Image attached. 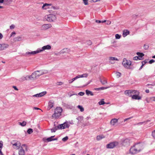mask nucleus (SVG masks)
Wrapping results in <instances>:
<instances>
[{
  "mask_svg": "<svg viewBox=\"0 0 155 155\" xmlns=\"http://www.w3.org/2000/svg\"><path fill=\"white\" fill-rule=\"evenodd\" d=\"M62 111V109L61 107H57L54 110V113L52 116V118L53 119L58 118L61 116Z\"/></svg>",
  "mask_w": 155,
  "mask_h": 155,
  "instance_id": "nucleus-1",
  "label": "nucleus"
},
{
  "mask_svg": "<svg viewBox=\"0 0 155 155\" xmlns=\"http://www.w3.org/2000/svg\"><path fill=\"white\" fill-rule=\"evenodd\" d=\"M122 64L126 68L130 69V67L131 64V62L129 60H127L126 58H124L122 63Z\"/></svg>",
  "mask_w": 155,
  "mask_h": 155,
  "instance_id": "nucleus-2",
  "label": "nucleus"
},
{
  "mask_svg": "<svg viewBox=\"0 0 155 155\" xmlns=\"http://www.w3.org/2000/svg\"><path fill=\"white\" fill-rule=\"evenodd\" d=\"M39 77L45 74H47L48 72V69L46 68H43L36 71Z\"/></svg>",
  "mask_w": 155,
  "mask_h": 155,
  "instance_id": "nucleus-3",
  "label": "nucleus"
},
{
  "mask_svg": "<svg viewBox=\"0 0 155 155\" xmlns=\"http://www.w3.org/2000/svg\"><path fill=\"white\" fill-rule=\"evenodd\" d=\"M138 153L142 151L145 147V145L143 143H139L134 144Z\"/></svg>",
  "mask_w": 155,
  "mask_h": 155,
  "instance_id": "nucleus-4",
  "label": "nucleus"
},
{
  "mask_svg": "<svg viewBox=\"0 0 155 155\" xmlns=\"http://www.w3.org/2000/svg\"><path fill=\"white\" fill-rule=\"evenodd\" d=\"M88 76V74H79L77 75L74 78L69 80L68 82L70 84H71L76 80L80 78H86Z\"/></svg>",
  "mask_w": 155,
  "mask_h": 155,
  "instance_id": "nucleus-5",
  "label": "nucleus"
},
{
  "mask_svg": "<svg viewBox=\"0 0 155 155\" xmlns=\"http://www.w3.org/2000/svg\"><path fill=\"white\" fill-rule=\"evenodd\" d=\"M45 19L49 22H51L55 21L56 19L55 15L50 14L46 15L45 17Z\"/></svg>",
  "mask_w": 155,
  "mask_h": 155,
  "instance_id": "nucleus-6",
  "label": "nucleus"
},
{
  "mask_svg": "<svg viewBox=\"0 0 155 155\" xmlns=\"http://www.w3.org/2000/svg\"><path fill=\"white\" fill-rule=\"evenodd\" d=\"M28 147L25 144H22L18 151L19 155H25V151H27Z\"/></svg>",
  "mask_w": 155,
  "mask_h": 155,
  "instance_id": "nucleus-7",
  "label": "nucleus"
},
{
  "mask_svg": "<svg viewBox=\"0 0 155 155\" xmlns=\"http://www.w3.org/2000/svg\"><path fill=\"white\" fill-rule=\"evenodd\" d=\"M119 143L117 141L111 142L106 145V147L107 149H112L118 146Z\"/></svg>",
  "mask_w": 155,
  "mask_h": 155,
  "instance_id": "nucleus-8",
  "label": "nucleus"
},
{
  "mask_svg": "<svg viewBox=\"0 0 155 155\" xmlns=\"http://www.w3.org/2000/svg\"><path fill=\"white\" fill-rule=\"evenodd\" d=\"M12 144L14 148L18 149L21 146V143L18 141L13 140L12 142Z\"/></svg>",
  "mask_w": 155,
  "mask_h": 155,
  "instance_id": "nucleus-9",
  "label": "nucleus"
},
{
  "mask_svg": "<svg viewBox=\"0 0 155 155\" xmlns=\"http://www.w3.org/2000/svg\"><path fill=\"white\" fill-rule=\"evenodd\" d=\"M58 126V127L59 128V129L62 130L68 128L70 126V125L68 122H66Z\"/></svg>",
  "mask_w": 155,
  "mask_h": 155,
  "instance_id": "nucleus-10",
  "label": "nucleus"
},
{
  "mask_svg": "<svg viewBox=\"0 0 155 155\" xmlns=\"http://www.w3.org/2000/svg\"><path fill=\"white\" fill-rule=\"evenodd\" d=\"M136 147L134 145L131 147L129 150V153L131 155H134L138 153Z\"/></svg>",
  "mask_w": 155,
  "mask_h": 155,
  "instance_id": "nucleus-11",
  "label": "nucleus"
},
{
  "mask_svg": "<svg viewBox=\"0 0 155 155\" xmlns=\"http://www.w3.org/2000/svg\"><path fill=\"white\" fill-rule=\"evenodd\" d=\"M9 45L7 43H0V51L4 50L7 49L9 48Z\"/></svg>",
  "mask_w": 155,
  "mask_h": 155,
  "instance_id": "nucleus-12",
  "label": "nucleus"
},
{
  "mask_svg": "<svg viewBox=\"0 0 155 155\" xmlns=\"http://www.w3.org/2000/svg\"><path fill=\"white\" fill-rule=\"evenodd\" d=\"M51 46L50 45H47L43 46L41 48H39L40 53L47 50H49L51 49Z\"/></svg>",
  "mask_w": 155,
  "mask_h": 155,
  "instance_id": "nucleus-13",
  "label": "nucleus"
},
{
  "mask_svg": "<svg viewBox=\"0 0 155 155\" xmlns=\"http://www.w3.org/2000/svg\"><path fill=\"white\" fill-rule=\"evenodd\" d=\"M126 94L129 96H132L134 94H138L139 92L135 90H128L125 91Z\"/></svg>",
  "mask_w": 155,
  "mask_h": 155,
  "instance_id": "nucleus-14",
  "label": "nucleus"
},
{
  "mask_svg": "<svg viewBox=\"0 0 155 155\" xmlns=\"http://www.w3.org/2000/svg\"><path fill=\"white\" fill-rule=\"evenodd\" d=\"M119 59L115 57H110L109 58V62L111 64H114L116 61H118Z\"/></svg>",
  "mask_w": 155,
  "mask_h": 155,
  "instance_id": "nucleus-15",
  "label": "nucleus"
},
{
  "mask_svg": "<svg viewBox=\"0 0 155 155\" xmlns=\"http://www.w3.org/2000/svg\"><path fill=\"white\" fill-rule=\"evenodd\" d=\"M131 141L129 139L127 138L124 140L122 142V145L124 146H129L130 144Z\"/></svg>",
  "mask_w": 155,
  "mask_h": 155,
  "instance_id": "nucleus-16",
  "label": "nucleus"
},
{
  "mask_svg": "<svg viewBox=\"0 0 155 155\" xmlns=\"http://www.w3.org/2000/svg\"><path fill=\"white\" fill-rule=\"evenodd\" d=\"M118 119L113 118L111 119L110 122L111 126H116L118 122Z\"/></svg>",
  "mask_w": 155,
  "mask_h": 155,
  "instance_id": "nucleus-17",
  "label": "nucleus"
},
{
  "mask_svg": "<svg viewBox=\"0 0 155 155\" xmlns=\"http://www.w3.org/2000/svg\"><path fill=\"white\" fill-rule=\"evenodd\" d=\"M54 137V136H52L49 138H44L43 139V141L45 142H50L52 140H57V138H53Z\"/></svg>",
  "mask_w": 155,
  "mask_h": 155,
  "instance_id": "nucleus-18",
  "label": "nucleus"
},
{
  "mask_svg": "<svg viewBox=\"0 0 155 155\" xmlns=\"http://www.w3.org/2000/svg\"><path fill=\"white\" fill-rule=\"evenodd\" d=\"M52 27L51 25L50 24H44L41 26V28L43 30L48 29Z\"/></svg>",
  "mask_w": 155,
  "mask_h": 155,
  "instance_id": "nucleus-19",
  "label": "nucleus"
},
{
  "mask_svg": "<svg viewBox=\"0 0 155 155\" xmlns=\"http://www.w3.org/2000/svg\"><path fill=\"white\" fill-rule=\"evenodd\" d=\"M54 105V102L52 101H50L48 103V110H49L51 108H52Z\"/></svg>",
  "mask_w": 155,
  "mask_h": 155,
  "instance_id": "nucleus-20",
  "label": "nucleus"
},
{
  "mask_svg": "<svg viewBox=\"0 0 155 155\" xmlns=\"http://www.w3.org/2000/svg\"><path fill=\"white\" fill-rule=\"evenodd\" d=\"M134 94L132 96V99L134 100H140L141 99V97L139 95V93L138 94Z\"/></svg>",
  "mask_w": 155,
  "mask_h": 155,
  "instance_id": "nucleus-21",
  "label": "nucleus"
},
{
  "mask_svg": "<svg viewBox=\"0 0 155 155\" xmlns=\"http://www.w3.org/2000/svg\"><path fill=\"white\" fill-rule=\"evenodd\" d=\"M26 76L27 80L33 81L35 80L32 73L31 75H26Z\"/></svg>",
  "mask_w": 155,
  "mask_h": 155,
  "instance_id": "nucleus-22",
  "label": "nucleus"
},
{
  "mask_svg": "<svg viewBox=\"0 0 155 155\" xmlns=\"http://www.w3.org/2000/svg\"><path fill=\"white\" fill-rule=\"evenodd\" d=\"M51 6V4L45 3L43 5L42 7V8L44 9H46L49 8Z\"/></svg>",
  "mask_w": 155,
  "mask_h": 155,
  "instance_id": "nucleus-23",
  "label": "nucleus"
},
{
  "mask_svg": "<svg viewBox=\"0 0 155 155\" xmlns=\"http://www.w3.org/2000/svg\"><path fill=\"white\" fill-rule=\"evenodd\" d=\"M130 34V31L127 30H124L123 31L122 35L124 37H126Z\"/></svg>",
  "mask_w": 155,
  "mask_h": 155,
  "instance_id": "nucleus-24",
  "label": "nucleus"
},
{
  "mask_svg": "<svg viewBox=\"0 0 155 155\" xmlns=\"http://www.w3.org/2000/svg\"><path fill=\"white\" fill-rule=\"evenodd\" d=\"M85 92L86 94L88 96H93L94 95V93L89 90H86L85 91Z\"/></svg>",
  "mask_w": 155,
  "mask_h": 155,
  "instance_id": "nucleus-25",
  "label": "nucleus"
},
{
  "mask_svg": "<svg viewBox=\"0 0 155 155\" xmlns=\"http://www.w3.org/2000/svg\"><path fill=\"white\" fill-rule=\"evenodd\" d=\"M100 81L103 84H105L107 83V81L106 79L104 78H100Z\"/></svg>",
  "mask_w": 155,
  "mask_h": 155,
  "instance_id": "nucleus-26",
  "label": "nucleus"
},
{
  "mask_svg": "<svg viewBox=\"0 0 155 155\" xmlns=\"http://www.w3.org/2000/svg\"><path fill=\"white\" fill-rule=\"evenodd\" d=\"M22 40V37L21 36H19L14 38V40L15 42L18 41Z\"/></svg>",
  "mask_w": 155,
  "mask_h": 155,
  "instance_id": "nucleus-27",
  "label": "nucleus"
},
{
  "mask_svg": "<svg viewBox=\"0 0 155 155\" xmlns=\"http://www.w3.org/2000/svg\"><path fill=\"white\" fill-rule=\"evenodd\" d=\"M32 74L35 80L39 77L36 71L33 72Z\"/></svg>",
  "mask_w": 155,
  "mask_h": 155,
  "instance_id": "nucleus-28",
  "label": "nucleus"
},
{
  "mask_svg": "<svg viewBox=\"0 0 155 155\" xmlns=\"http://www.w3.org/2000/svg\"><path fill=\"white\" fill-rule=\"evenodd\" d=\"M27 78L26 75L22 76L19 79V81L20 82H22L25 81H27Z\"/></svg>",
  "mask_w": 155,
  "mask_h": 155,
  "instance_id": "nucleus-29",
  "label": "nucleus"
},
{
  "mask_svg": "<svg viewBox=\"0 0 155 155\" xmlns=\"http://www.w3.org/2000/svg\"><path fill=\"white\" fill-rule=\"evenodd\" d=\"M104 136L103 135H100L97 136L96 139L97 140L99 141L104 138Z\"/></svg>",
  "mask_w": 155,
  "mask_h": 155,
  "instance_id": "nucleus-30",
  "label": "nucleus"
},
{
  "mask_svg": "<svg viewBox=\"0 0 155 155\" xmlns=\"http://www.w3.org/2000/svg\"><path fill=\"white\" fill-rule=\"evenodd\" d=\"M70 49L68 48H65L61 50V52L62 53H68L70 52Z\"/></svg>",
  "mask_w": 155,
  "mask_h": 155,
  "instance_id": "nucleus-31",
  "label": "nucleus"
},
{
  "mask_svg": "<svg viewBox=\"0 0 155 155\" xmlns=\"http://www.w3.org/2000/svg\"><path fill=\"white\" fill-rule=\"evenodd\" d=\"M40 53V52L39 49H38L36 51H31V55H34Z\"/></svg>",
  "mask_w": 155,
  "mask_h": 155,
  "instance_id": "nucleus-32",
  "label": "nucleus"
},
{
  "mask_svg": "<svg viewBox=\"0 0 155 155\" xmlns=\"http://www.w3.org/2000/svg\"><path fill=\"white\" fill-rule=\"evenodd\" d=\"M18 124L22 127L25 126L26 124V122L25 121H23L22 122H18Z\"/></svg>",
  "mask_w": 155,
  "mask_h": 155,
  "instance_id": "nucleus-33",
  "label": "nucleus"
},
{
  "mask_svg": "<svg viewBox=\"0 0 155 155\" xmlns=\"http://www.w3.org/2000/svg\"><path fill=\"white\" fill-rule=\"evenodd\" d=\"M115 74L116 77L117 78H119L121 76V74L120 72L116 71Z\"/></svg>",
  "mask_w": 155,
  "mask_h": 155,
  "instance_id": "nucleus-34",
  "label": "nucleus"
},
{
  "mask_svg": "<svg viewBox=\"0 0 155 155\" xmlns=\"http://www.w3.org/2000/svg\"><path fill=\"white\" fill-rule=\"evenodd\" d=\"M121 37V35L119 34H116L115 35V39L116 40L120 39Z\"/></svg>",
  "mask_w": 155,
  "mask_h": 155,
  "instance_id": "nucleus-35",
  "label": "nucleus"
},
{
  "mask_svg": "<svg viewBox=\"0 0 155 155\" xmlns=\"http://www.w3.org/2000/svg\"><path fill=\"white\" fill-rule=\"evenodd\" d=\"M58 126L55 127L54 128H52L51 130V132L52 133L55 132L57 130L59 129V128H58Z\"/></svg>",
  "mask_w": 155,
  "mask_h": 155,
  "instance_id": "nucleus-36",
  "label": "nucleus"
},
{
  "mask_svg": "<svg viewBox=\"0 0 155 155\" xmlns=\"http://www.w3.org/2000/svg\"><path fill=\"white\" fill-rule=\"evenodd\" d=\"M98 103L99 105H102L105 104V103L104 101V99H102L98 102Z\"/></svg>",
  "mask_w": 155,
  "mask_h": 155,
  "instance_id": "nucleus-37",
  "label": "nucleus"
},
{
  "mask_svg": "<svg viewBox=\"0 0 155 155\" xmlns=\"http://www.w3.org/2000/svg\"><path fill=\"white\" fill-rule=\"evenodd\" d=\"M77 107L80 110L81 112H83L84 110V107L82 106L78 105Z\"/></svg>",
  "mask_w": 155,
  "mask_h": 155,
  "instance_id": "nucleus-38",
  "label": "nucleus"
},
{
  "mask_svg": "<svg viewBox=\"0 0 155 155\" xmlns=\"http://www.w3.org/2000/svg\"><path fill=\"white\" fill-rule=\"evenodd\" d=\"M84 5H89L88 0H82Z\"/></svg>",
  "mask_w": 155,
  "mask_h": 155,
  "instance_id": "nucleus-39",
  "label": "nucleus"
},
{
  "mask_svg": "<svg viewBox=\"0 0 155 155\" xmlns=\"http://www.w3.org/2000/svg\"><path fill=\"white\" fill-rule=\"evenodd\" d=\"M137 56H138L139 57H142L144 55V54L140 52H137Z\"/></svg>",
  "mask_w": 155,
  "mask_h": 155,
  "instance_id": "nucleus-40",
  "label": "nucleus"
},
{
  "mask_svg": "<svg viewBox=\"0 0 155 155\" xmlns=\"http://www.w3.org/2000/svg\"><path fill=\"white\" fill-rule=\"evenodd\" d=\"M46 94V91H44L39 93V96L40 97L45 95V94Z\"/></svg>",
  "mask_w": 155,
  "mask_h": 155,
  "instance_id": "nucleus-41",
  "label": "nucleus"
},
{
  "mask_svg": "<svg viewBox=\"0 0 155 155\" xmlns=\"http://www.w3.org/2000/svg\"><path fill=\"white\" fill-rule=\"evenodd\" d=\"M16 34V33L15 32V31H13L10 34V38L12 37H14L15 35Z\"/></svg>",
  "mask_w": 155,
  "mask_h": 155,
  "instance_id": "nucleus-42",
  "label": "nucleus"
},
{
  "mask_svg": "<svg viewBox=\"0 0 155 155\" xmlns=\"http://www.w3.org/2000/svg\"><path fill=\"white\" fill-rule=\"evenodd\" d=\"M92 44V42L91 40H88L86 41V44L88 45H91Z\"/></svg>",
  "mask_w": 155,
  "mask_h": 155,
  "instance_id": "nucleus-43",
  "label": "nucleus"
},
{
  "mask_svg": "<svg viewBox=\"0 0 155 155\" xmlns=\"http://www.w3.org/2000/svg\"><path fill=\"white\" fill-rule=\"evenodd\" d=\"M68 137L66 136V137L63 138L62 139V140L63 141L65 142L66 141H67L68 140Z\"/></svg>",
  "mask_w": 155,
  "mask_h": 155,
  "instance_id": "nucleus-44",
  "label": "nucleus"
},
{
  "mask_svg": "<svg viewBox=\"0 0 155 155\" xmlns=\"http://www.w3.org/2000/svg\"><path fill=\"white\" fill-rule=\"evenodd\" d=\"M33 132L32 129L31 128L27 130V133L29 134H31Z\"/></svg>",
  "mask_w": 155,
  "mask_h": 155,
  "instance_id": "nucleus-45",
  "label": "nucleus"
},
{
  "mask_svg": "<svg viewBox=\"0 0 155 155\" xmlns=\"http://www.w3.org/2000/svg\"><path fill=\"white\" fill-rule=\"evenodd\" d=\"M133 60H141V59L139 58V57L138 56H135L133 58Z\"/></svg>",
  "mask_w": 155,
  "mask_h": 155,
  "instance_id": "nucleus-46",
  "label": "nucleus"
},
{
  "mask_svg": "<svg viewBox=\"0 0 155 155\" xmlns=\"http://www.w3.org/2000/svg\"><path fill=\"white\" fill-rule=\"evenodd\" d=\"M15 26L14 25L12 24L9 27L10 29H13L15 28Z\"/></svg>",
  "mask_w": 155,
  "mask_h": 155,
  "instance_id": "nucleus-47",
  "label": "nucleus"
},
{
  "mask_svg": "<svg viewBox=\"0 0 155 155\" xmlns=\"http://www.w3.org/2000/svg\"><path fill=\"white\" fill-rule=\"evenodd\" d=\"M3 35L1 32H0V41L2 40L3 39Z\"/></svg>",
  "mask_w": 155,
  "mask_h": 155,
  "instance_id": "nucleus-48",
  "label": "nucleus"
},
{
  "mask_svg": "<svg viewBox=\"0 0 155 155\" xmlns=\"http://www.w3.org/2000/svg\"><path fill=\"white\" fill-rule=\"evenodd\" d=\"M78 94L81 96H83L84 94V92H80Z\"/></svg>",
  "mask_w": 155,
  "mask_h": 155,
  "instance_id": "nucleus-49",
  "label": "nucleus"
},
{
  "mask_svg": "<svg viewBox=\"0 0 155 155\" xmlns=\"http://www.w3.org/2000/svg\"><path fill=\"white\" fill-rule=\"evenodd\" d=\"M152 136L155 139V130L152 132Z\"/></svg>",
  "mask_w": 155,
  "mask_h": 155,
  "instance_id": "nucleus-50",
  "label": "nucleus"
},
{
  "mask_svg": "<svg viewBox=\"0 0 155 155\" xmlns=\"http://www.w3.org/2000/svg\"><path fill=\"white\" fill-rule=\"evenodd\" d=\"M147 63V61L146 60H144L142 62V66H143V65Z\"/></svg>",
  "mask_w": 155,
  "mask_h": 155,
  "instance_id": "nucleus-51",
  "label": "nucleus"
},
{
  "mask_svg": "<svg viewBox=\"0 0 155 155\" xmlns=\"http://www.w3.org/2000/svg\"><path fill=\"white\" fill-rule=\"evenodd\" d=\"M150 100L152 101H155V97H152L150 98Z\"/></svg>",
  "mask_w": 155,
  "mask_h": 155,
  "instance_id": "nucleus-52",
  "label": "nucleus"
},
{
  "mask_svg": "<svg viewBox=\"0 0 155 155\" xmlns=\"http://www.w3.org/2000/svg\"><path fill=\"white\" fill-rule=\"evenodd\" d=\"M26 54L27 55H31V51H27L26 53Z\"/></svg>",
  "mask_w": 155,
  "mask_h": 155,
  "instance_id": "nucleus-53",
  "label": "nucleus"
},
{
  "mask_svg": "<svg viewBox=\"0 0 155 155\" xmlns=\"http://www.w3.org/2000/svg\"><path fill=\"white\" fill-rule=\"evenodd\" d=\"M155 62V61L153 59H152L151 60H150L149 61V64H152V63H154V62Z\"/></svg>",
  "mask_w": 155,
  "mask_h": 155,
  "instance_id": "nucleus-54",
  "label": "nucleus"
},
{
  "mask_svg": "<svg viewBox=\"0 0 155 155\" xmlns=\"http://www.w3.org/2000/svg\"><path fill=\"white\" fill-rule=\"evenodd\" d=\"M33 96L35 97H40L39 94L34 95Z\"/></svg>",
  "mask_w": 155,
  "mask_h": 155,
  "instance_id": "nucleus-55",
  "label": "nucleus"
},
{
  "mask_svg": "<svg viewBox=\"0 0 155 155\" xmlns=\"http://www.w3.org/2000/svg\"><path fill=\"white\" fill-rule=\"evenodd\" d=\"M106 88H107L106 87H100V90H104V89H106Z\"/></svg>",
  "mask_w": 155,
  "mask_h": 155,
  "instance_id": "nucleus-56",
  "label": "nucleus"
},
{
  "mask_svg": "<svg viewBox=\"0 0 155 155\" xmlns=\"http://www.w3.org/2000/svg\"><path fill=\"white\" fill-rule=\"evenodd\" d=\"M3 147V144L0 143V150H2Z\"/></svg>",
  "mask_w": 155,
  "mask_h": 155,
  "instance_id": "nucleus-57",
  "label": "nucleus"
},
{
  "mask_svg": "<svg viewBox=\"0 0 155 155\" xmlns=\"http://www.w3.org/2000/svg\"><path fill=\"white\" fill-rule=\"evenodd\" d=\"M111 23V22L110 21H107V25H110V24Z\"/></svg>",
  "mask_w": 155,
  "mask_h": 155,
  "instance_id": "nucleus-58",
  "label": "nucleus"
},
{
  "mask_svg": "<svg viewBox=\"0 0 155 155\" xmlns=\"http://www.w3.org/2000/svg\"><path fill=\"white\" fill-rule=\"evenodd\" d=\"M93 2H100V0H91Z\"/></svg>",
  "mask_w": 155,
  "mask_h": 155,
  "instance_id": "nucleus-59",
  "label": "nucleus"
},
{
  "mask_svg": "<svg viewBox=\"0 0 155 155\" xmlns=\"http://www.w3.org/2000/svg\"><path fill=\"white\" fill-rule=\"evenodd\" d=\"M13 87L14 88V89L16 90V91H18V88L15 86H14Z\"/></svg>",
  "mask_w": 155,
  "mask_h": 155,
  "instance_id": "nucleus-60",
  "label": "nucleus"
},
{
  "mask_svg": "<svg viewBox=\"0 0 155 155\" xmlns=\"http://www.w3.org/2000/svg\"><path fill=\"white\" fill-rule=\"evenodd\" d=\"M148 47L147 45H144V48L145 49H148Z\"/></svg>",
  "mask_w": 155,
  "mask_h": 155,
  "instance_id": "nucleus-61",
  "label": "nucleus"
},
{
  "mask_svg": "<svg viewBox=\"0 0 155 155\" xmlns=\"http://www.w3.org/2000/svg\"><path fill=\"white\" fill-rule=\"evenodd\" d=\"M58 83V85H61L63 84V83L62 82H59Z\"/></svg>",
  "mask_w": 155,
  "mask_h": 155,
  "instance_id": "nucleus-62",
  "label": "nucleus"
},
{
  "mask_svg": "<svg viewBox=\"0 0 155 155\" xmlns=\"http://www.w3.org/2000/svg\"><path fill=\"white\" fill-rule=\"evenodd\" d=\"M96 22H97L98 23H101V21H100V20H96Z\"/></svg>",
  "mask_w": 155,
  "mask_h": 155,
  "instance_id": "nucleus-63",
  "label": "nucleus"
},
{
  "mask_svg": "<svg viewBox=\"0 0 155 155\" xmlns=\"http://www.w3.org/2000/svg\"><path fill=\"white\" fill-rule=\"evenodd\" d=\"M0 155H3V154L2 151V150H0Z\"/></svg>",
  "mask_w": 155,
  "mask_h": 155,
  "instance_id": "nucleus-64",
  "label": "nucleus"
}]
</instances>
